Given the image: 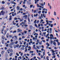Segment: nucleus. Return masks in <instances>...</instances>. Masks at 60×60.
<instances>
[{
    "instance_id": "nucleus-1",
    "label": "nucleus",
    "mask_w": 60,
    "mask_h": 60,
    "mask_svg": "<svg viewBox=\"0 0 60 60\" xmlns=\"http://www.w3.org/2000/svg\"><path fill=\"white\" fill-rule=\"evenodd\" d=\"M4 10H2L1 12L0 13V15H2H2L3 16H4V14L5 13V11H3Z\"/></svg>"
},
{
    "instance_id": "nucleus-2",
    "label": "nucleus",
    "mask_w": 60,
    "mask_h": 60,
    "mask_svg": "<svg viewBox=\"0 0 60 60\" xmlns=\"http://www.w3.org/2000/svg\"><path fill=\"white\" fill-rule=\"evenodd\" d=\"M17 32H21L22 31V30L19 29H17Z\"/></svg>"
},
{
    "instance_id": "nucleus-3",
    "label": "nucleus",
    "mask_w": 60,
    "mask_h": 60,
    "mask_svg": "<svg viewBox=\"0 0 60 60\" xmlns=\"http://www.w3.org/2000/svg\"><path fill=\"white\" fill-rule=\"evenodd\" d=\"M29 28L31 30H32V29H33V26H32V25H30Z\"/></svg>"
},
{
    "instance_id": "nucleus-4",
    "label": "nucleus",
    "mask_w": 60,
    "mask_h": 60,
    "mask_svg": "<svg viewBox=\"0 0 60 60\" xmlns=\"http://www.w3.org/2000/svg\"><path fill=\"white\" fill-rule=\"evenodd\" d=\"M9 50L10 52H13V50L12 49L10 48H9Z\"/></svg>"
},
{
    "instance_id": "nucleus-5",
    "label": "nucleus",
    "mask_w": 60,
    "mask_h": 60,
    "mask_svg": "<svg viewBox=\"0 0 60 60\" xmlns=\"http://www.w3.org/2000/svg\"><path fill=\"white\" fill-rule=\"evenodd\" d=\"M10 18L9 19V20H11L12 19V16L11 15H10L9 17Z\"/></svg>"
},
{
    "instance_id": "nucleus-6",
    "label": "nucleus",
    "mask_w": 60,
    "mask_h": 60,
    "mask_svg": "<svg viewBox=\"0 0 60 60\" xmlns=\"http://www.w3.org/2000/svg\"><path fill=\"white\" fill-rule=\"evenodd\" d=\"M17 10H19V6H17L16 7Z\"/></svg>"
},
{
    "instance_id": "nucleus-7",
    "label": "nucleus",
    "mask_w": 60,
    "mask_h": 60,
    "mask_svg": "<svg viewBox=\"0 0 60 60\" xmlns=\"http://www.w3.org/2000/svg\"><path fill=\"white\" fill-rule=\"evenodd\" d=\"M13 55V53L12 52L10 53L9 54V56H11L12 55Z\"/></svg>"
},
{
    "instance_id": "nucleus-8",
    "label": "nucleus",
    "mask_w": 60,
    "mask_h": 60,
    "mask_svg": "<svg viewBox=\"0 0 60 60\" xmlns=\"http://www.w3.org/2000/svg\"><path fill=\"white\" fill-rule=\"evenodd\" d=\"M4 7H1V8H0V10H4Z\"/></svg>"
},
{
    "instance_id": "nucleus-9",
    "label": "nucleus",
    "mask_w": 60,
    "mask_h": 60,
    "mask_svg": "<svg viewBox=\"0 0 60 60\" xmlns=\"http://www.w3.org/2000/svg\"><path fill=\"white\" fill-rule=\"evenodd\" d=\"M21 50H24L25 49V48L23 47H22L21 48Z\"/></svg>"
},
{
    "instance_id": "nucleus-10",
    "label": "nucleus",
    "mask_w": 60,
    "mask_h": 60,
    "mask_svg": "<svg viewBox=\"0 0 60 60\" xmlns=\"http://www.w3.org/2000/svg\"><path fill=\"white\" fill-rule=\"evenodd\" d=\"M53 44L55 46H56V43L55 42H53Z\"/></svg>"
},
{
    "instance_id": "nucleus-11",
    "label": "nucleus",
    "mask_w": 60,
    "mask_h": 60,
    "mask_svg": "<svg viewBox=\"0 0 60 60\" xmlns=\"http://www.w3.org/2000/svg\"><path fill=\"white\" fill-rule=\"evenodd\" d=\"M24 17V18H27V15H24V16H23V17Z\"/></svg>"
},
{
    "instance_id": "nucleus-12",
    "label": "nucleus",
    "mask_w": 60,
    "mask_h": 60,
    "mask_svg": "<svg viewBox=\"0 0 60 60\" xmlns=\"http://www.w3.org/2000/svg\"><path fill=\"white\" fill-rule=\"evenodd\" d=\"M10 3H11V4H13V3H14V1H10Z\"/></svg>"
},
{
    "instance_id": "nucleus-13",
    "label": "nucleus",
    "mask_w": 60,
    "mask_h": 60,
    "mask_svg": "<svg viewBox=\"0 0 60 60\" xmlns=\"http://www.w3.org/2000/svg\"><path fill=\"white\" fill-rule=\"evenodd\" d=\"M53 26H54V25L53 24H51L50 27H52Z\"/></svg>"
},
{
    "instance_id": "nucleus-14",
    "label": "nucleus",
    "mask_w": 60,
    "mask_h": 60,
    "mask_svg": "<svg viewBox=\"0 0 60 60\" xmlns=\"http://www.w3.org/2000/svg\"><path fill=\"white\" fill-rule=\"evenodd\" d=\"M19 42H20V45H22V44H23V43L21 42V41H20Z\"/></svg>"
},
{
    "instance_id": "nucleus-15",
    "label": "nucleus",
    "mask_w": 60,
    "mask_h": 60,
    "mask_svg": "<svg viewBox=\"0 0 60 60\" xmlns=\"http://www.w3.org/2000/svg\"><path fill=\"white\" fill-rule=\"evenodd\" d=\"M33 48L34 49H36V48L35 47V45H33Z\"/></svg>"
},
{
    "instance_id": "nucleus-16",
    "label": "nucleus",
    "mask_w": 60,
    "mask_h": 60,
    "mask_svg": "<svg viewBox=\"0 0 60 60\" xmlns=\"http://www.w3.org/2000/svg\"><path fill=\"white\" fill-rule=\"evenodd\" d=\"M2 38L3 40H4L5 39V37L3 36H2Z\"/></svg>"
},
{
    "instance_id": "nucleus-17",
    "label": "nucleus",
    "mask_w": 60,
    "mask_h": 60,
    "mask_svg": "<svg viewBox=\"0 0 60 60\" xmlns=\"http://www.w3.org/2000/svg\"><path fill=\"white\" fill-rule=\"evenodd\" d=\"M3 4H4V3H5V2L4 1H2L1 2Z\"/></svg>"
},
{
    "instance_id": "nucleus-18",
    "label": "nucleus",
    "mask_w": 60,
    "mask_h": 60,
    "mask_svg": "<svg viewBox=\"0 0 60 60\" xmlns=\"http://www.w3.org/2000/svg\"><path fill=\"white\" fill-rule=\"evenodd\" d=\"M34 53V51H30V53Z\"/></svg>"
},
{
    "instance_id": "nucleus-19",
    "label": "nucleus",
    "mask_w": 60,
    "mask_h": 60,
    "mask_svg": "<svg viewBox=\"0 0 60 60\" xmlns=\"http://www.w3.org/2000/svg\"><path fill=\"white\" fill-rule=\"evenodd\" d=\"M2 43L3 44H4V40H3L2 41Z\"/></svg>"
},
{
    "instance_id": "nucleus-20",
    "label": "nucleus",
    "mask_w": 60,
    "mask_h": 60,
    "mask_svg": "<svg viewBox=\"0 0 60 60\" xmlns=\"http://www.w3.org/2000/svg\"><path fill=\"white\" fill-rule=\"evenodd\" d=\"M54 15H55V16H56V12H55V11L54 12Z\"/></svg>"
},
{
    "instance_id": "nucleus-21",
    "label": "nucleus",
    "mask_w": 60,
    "mask_h": 60,
    "mask_svg": "<svg viewBox=\"0 0 60 60\" xmlns=\"http://www.w3.org/2000/svg\"><path fill=\"white\" fill-rule=\"evenodd\" d=\"M40 5H41V6H44V5L43 4V3H41L40 4Z\"/></svg>"
},
{
    "instance_id": "nucleus-22",
    "label": "nucleus",
    "mask_w": 60,
    "mask_h": 60,
    "mask_svg": "<svg viewBox=\"0 0 60 60\" xmlns=\"http://www.w3.org/2000/svg\"><path fill=\"white\" fill-rule=\"evenodd\" d=\"M16 32H17V31H16V30H15L12 32V33L13 34H14V33H16Z\"/></svg>"
},
{
    "instance_id": "nucleus-23",
    "label": "nucleus",
    "mask_w": 60,
    "mask_h": 60,
    "mask_svg": "<svg viewBox=\"0 0 60 60\" xmlns=\"http://www.w3.org/2000/svg\"><path fill=\"white\" fill-rule=\"evenodd\" d=\"M4 52L3 51H1V53L2 54V55H3L4 54Z\"/></svg>"
},
{
    "instance_id": "nucleus-24",
    "label": "nucleus",
    "mask_w": 60,
    "mask_h": 60,
    "mask_svg": "<svg viewBox=\"0 0 60 60\" xmlns=\"http://www.w3.org/2000/svg\"><path fill=\"white\" fill-rule=\"evenodd\" d=\"M36 21H37V20H36V19L35 20V21H34V24H36Z\"/></svg>"
},
{
    "instance_id": "nucleus-25",
    "label": "nucleus",
    "mask_w": 60,
    "mask_h": 60,
    "mask_svg": "<svg viewBox=\"0 0 60 60\" xmlns=\"http://www.w3.org/2000/svg\"><path fill=\"white\" fill-rule=\"evenodd\" d=\"M19 44H17L16 45V47H17V48L18 47H19Z\"/></svg>"
},
{
    "instance_id": "nucleus-26",
    "label": "nucleus",
    "mask_w": 60,
    "mask_h": 60,
    "mask_svg": "<svg viewBox=\"0 0 60 60\" xmlns=\"http://www.w3.org/2000/svg\"><path fill=\"white\" fill-rule=\"evenodd\" d=\"M14 37H15L16 39H17L18 38H17V36H14Z\"/></svg>"
},
{
    "instance_id": "nucleus-27",
    "label": "nucleus",
    "mask_w": 60,
    "mask_h": 60,
    "mask_svg": "<svg viewBox=\"0 0 60 60\" xmlns=\"http://www.w3.org/2000/svg\"><path fill=\"white\" fill-rule=\"evenodd\" d=\"M19 3H20L19 4H21V3H23V1H20Z\"/></svg>"
},
{
    "instance_id": "nucleus-28",
    "label": "nucleus",
    "mask_w": 60,
    "mask_h": 60,
    "mask_svg": "<svg viewBox=\"0 0 60 60\" xmlns=\"http://www.w3.org/2000/svg\"><path fill=\"white\" fill-rule=\"evenodd\" d=\"M46 59L47 60H49V56H47L46 57Z\"/></svg>"
},
{
    "instance_id": "nucleus-29",
    "label": "nucleus",
    "mask_w": 60,
    "mask_h": 60,
    "mask_svg": "<svg viewBox=\"0 0 60 60\" xmlns=\"http://www.w3.org/2000/svg\"><path fill=\"white\" fill-rule=\"evenodd\" d=\"M16 54L17 56H19V54H18V52H16Z\"/></svg>"
},
{
    "instance_id": "nucleus-30",
    "label": "nucleus",
    "mask_w": 60,
    "mask_h": 60,
    "mask_svg": "<svg viewBox=\"0 0 60 60\" xmlns=\"http://www.w3.org/2000/svg\"><path fill=\"white\" fill-rule=\"evenodd\" d=\"M40 42V41H39V40L38 39L37 40V43H39Z\"/></svg>"
},
{
    "instance_id": "nucleus-31",
    "label": "nucleus",
    "mask_w": 60,
    "mask_h": 60,
    "mask_svg": "<svg viewBox=\"0 0 60 60\" xmlns=\"http://www.w3.org/2000/svg\"><path fill=\"white\" fill-rule=\"evenodd\" d=\"M50 37H53V35L52 34H51L50 35Z\"/></svg>"
},
{
    "instance_id": "nucleus-32",
    "label": "nucleus",
    "mask_w": 60,
    "mask_h": 60,
    "mask_svg": "<svg viewBox=\"0 0 60 60\" xmlns=\"http://www.w3.org/2000/svg\"><path fill=\"white\" fill-rule=\"evenodd\" d=\"M57 44L58 46H59L60 45V43L59 42H58L57 43Z\"/></svg>"
},
{
    "instance_id": "nucleus-33",
    "label": "nucleus",
    "mask_w": 60,
    "mask_h": 60,
    "mask_svg": "<svg viewBox=\"0 0 60 60\" xmlns=\"http://www.w3.org/2000/svg\"><path fill=\"white\" fill-rule=\"evenodd\" d=\"M33 6V5H31L30 6V8H31Z\"/></svg>"
},
{
    "instance_id": "nucleus-34",
    "label": "nucleus",
    "mask_w": 60,
    "mask_h": 60,
    "mask_svg": "<svg viewBox=\"0 0 60 60\" xmlns=\"http://www.w3.org/2000/svg\"><path fill=\"white\" fill-rule=\"evenodd\" d=\"M7 4H8V6H9V5H10V3H9L7 2Z\"/></svg>"
},
{
    "instance_id": "nucleus-35",
    "label": "nucleus",
    "mask_w": 60,
    "mask_h": 60,
    "mask_svg": "<svg viewBox=\"0 0 60 60\" xmlns=\"http://www.w3.org/2000/svg\"><path fill=\"white\" fill-rule=\"evenodd\" d=\"M28 22H30V19H29V17H28Z\"/></svg>"
},
{
    "instance_id": "nucleus-36",
    "label": "nucleus",
    "mask_w": 60,
    "mask_h": 60,
    "mask_svg": "<svg viewBox=\"0 0 60 60\" xmlns=\"http://www.w3.org/2000/svg\"><path fill=\"white\" fill-rule=\"evenodd\" d=\"M18 43V41H17L15 42V44H17Z\"/></svg>"
},
{
    "instance_id": "nucleus-37",
    "label": "nucleus",
    "mask_w": 60,
    "mask_h": 60,
    "mask_svg": "<svg viewBox=\"0 0 60 60\" xmlns=\"http://www.w3.org/2000/svg\"><path fill=\"white\" fill-rule=\"evenodd\" d=\"M39 20H37V24H38V23H39Z\"/></svg>"
},
{
    "instance_id": "nucleus-38",
    "label": "nucleus",
    "mask_w": 60,
    "mask_h": 60,
    "mask_svg": "<svg viewBox=\"0 0 60 60\" xmlns=\"http://www.w3.org/2000/svg\"><path fill=\"white\" fill-rule=\"evenodd\" d=\"M35 26L36 27H37V26H37V24H35Z\"/></svg>"
},
{
    "instance_id": "nucleus-39",
    "label": "nucleus",
    "mask_w": 60,
    "mask_h": 60,
    "mask_svg": "<svg viewBox=\"0 0 60 60\" xmlns=\"http://www.w3.org/2000/svg\"><path fill=\"white\" fill-rule=\"evenodd\" d=\"M48 21L49 22H50V23H52V21Z\"/></svg>"
},
{
    "instance_id": "nucleus-40",
    "label": "nucleus",
    "mask_w": 60,
    "mask_h": 60,
    "mask_svg": "<svg viewBox=\"0 0 60 60\" xmlns=\"http://www.w3.org/2000/svg\"><path fill=\"white\" fill-rule=\"evenodd\" d=\"M5 33L4 34V35H5V34H6V31L5 30Z\"/></svg>"
},
{
    "instance_id": "nucleus-41",
    "label": "nucleus",
    "mask_w": 60,
    "mask_h": 60,
    "mask_svg": "<svg viewBox=\"0 0 60 60\" xmlns=\"http://www.w3.org/2000/svg\"><path fill=\"white\" fill-rule=\"evenodd\" d=\"M41 22H40V23H41L43 21V20L41 19Z\"/></svg>"
},
{
    "instance_id": "nucleus-42",
    "label": "nucleus",
    "mask_w": 60,
    "mask_h": 60,
    "mask_svg": "<svg viewBox=\"0 0 60 60\" xmlns=\"http://www.w3.org/2000/svg\"><path fill=\"white\" fill-rule=\"evenodd\" d=\"M43 16L44 18H46V16L44 15V13L43 14Z\"/></svg>"
},
{
    "instance_id": "nucleus-43",
    "label": "nucleus",
    "mask_w": 60,
    "mask_h": 60,
    "mask_svg": "<svg viewBox=\"0 0 60 60\" xmlns=\"http://www.w3.org/2000/svg\"><path fill=\"white\" fill-rule=\"evenodd\" d=\"M21 39H22V38H19V41H20L21 40Z\"/></svg>"
},
{
    "instance_id": "nucleus-44",
    "label": "nucleus",
    "mask_w": 60,
    "mask_h": 60,
    "mask_svg": "<svg viewBox=\"0 0 60 60\" xmlns=\"http://www.w3.org/2000/svg\"><path fill=\"white\" fill-rule=\"evenodd\" d=\"M50 42H51V44H52L53 43V41H50Z\"/></svg>"
},
{
    "instance_id": "nucleus-45",
    "label": "nucleus",
    "mask_w": 60,
    "mask_h": 60,
    "mask_svg": "<svg viewBox=\"0 0 60 60\" xmlns=\"http://www.w3.org/2000/svg\"><path fill=\"white\" fill-rule=\"evenodd\" d=\"M27 32V31H26L25 30L24 31V33L25 34H26Z\"/></svg>"
},
{
    "instance_id": "nucleus-46",
    "label": "nucleus",
    "mask_w": 60,
    "mask_h": 60,
    "mask_svg": "<svg viewBox=\"0 0 60 60\" xmlns=\"http://www.w3.org/2000/svg\"><path fill=\"white\" fill-rule=\"evenodd\" d=\"M46 34V32H43V34H44V35Z\"/></svg>"
},
{
    "instance_id": "nucleus-47",
    "label": "nucleus",
    "mask_w": 60,
    "mask_h": 60,
    "mask_svg": "<svg viewBox=\"0 0 60 60\" xmlns=\"http://www.w3.org/2000/svg\"><path fill=\"white\" fill-rule=\"evenodd\" d=\"M56 42H58V39H56Z\"/></svg>"
},
{
    "instance_id": "nucleus-48",
    "label": "nucleus",
    "mask_w": 60,
    "mask_h": 60,
    "mask_svg": "<svg viewBox=\"0 0 60 60\" xmlns=\"http://www.w3.org/2000/svg\"><path fill=\"white\" fill-rule=\"evenodd\" d=\"M36 47L38 49H39V47H38L37 45L36 46Z\"/></svg>"
},
{
    "instance_id": "nucleus-49",
    "label": "nucleus",
    "mask_w": 60,
    "mask_h": 60,
    "mask_svg": "<svg viewBox=\"0 0 60 60\" xmlns=\"http://www.w3.org/2000/svg\"><path fill=\"white\" fill-rule=\"evenodd\" d=\"M52 55L53 56H54V55H55V53H53L52 54Z\"/></svg>"
},
{
    "instance_id": "nucleus-50",
    "label": "nucleus",
    "mask_w": 60,
    "mask_h": 60,
    "mask_svg": "<svg viewBox=\"0 0 60 60\" xmlns=\"http://www.w3.org/2000/svg\"><path fill=\"white\" fill-rule=\"evenodd\" d=\"M42 41H43V42H45V41L44 40H42Z\"/></svg>"
},
{
    "instance_id": "nucleus-51",
    "label": "nucleus",
    "mask_w": 60,
    "mask_h": 60,
    "mask_svg": "<svg viewBox=\"0 0 60 60\" xmlns=\"http://www.w3.org/2000/svg\"><path fill=\"white\" fill-rule=\"evenodd\" d=\"M19 58H20V59H21H21H22V57L21 56H20L19 57Z\"/></svg>"
},
{
    "instance_id": "nucleus-52",
    "label": "nucleus",
    "mask_w": 60,
    "mask_h": 60,
    "mask_svg": "<svg viewBox=\"0 0 60 60\" xmlns=\"http://www.w3.org/2000/svg\"><path fill=\"white\" fill-rule=\"evenodd\" d=\"M3 30H2V32H3L4 31V28H2Z\"/></svg>"
},
{
    "instance_id": "nucleus-53",
    "label": "nucleus",
    "mask_w": 60,
    "mask_h": 60,
    "mask_svg": "<svg viewBox=\"0 0 60 60\" xmlns=\"http://www.w3.org/2000/svg\"><path fill=\"white\" fill-rule=\"evenodd\" d=\"M26 41H25V42H24L23 43V44H24V45H26Z\"/></svg>"
},
{
    "instance_id": "nucleus-54",
    "label": "nucleus",
    "mask_w": 60,
    "mask_h": 60,
    "mask_svg": "<svg viewBox=\"0 0 60 60\" xmlns=\"http://www.w3.org/2000/svg\"><path fill=\"white\" fill-rule=\"evenodd\" d=\"M33 40H35V38L34 37L33 38Z\"/></svg>"
},
{
    "instance_id": "nucleus-55",
    "label": "nucleus",
    "mask_w": 60,
    "mask_h": 60,
    "mask_svg": "<svg viewBox=\"0 0 60 60\" xmlns=\"http://www.w3.org/2000/svg\"><path fill=\"white\" fill-rule=\"evenodd\" d=\"M27 3L28 4H31V3H29V2H27Z\"/></svg>"
},
{
    "instance_id": "nucleus-56",
    "label": "nucleus",
    "mask_w": 60,
    "mask_h": 60,
    "mask_svg": "<svg viewBox=\"0 0 60 60\" xmlns=\"http://www.w3.org/2000/svg\"><path fill=\"white\" fill-rule=\"evenodd\" d=\"M44 39V37H42L41 38V40H43Z\"/></svg>"
},
{
    "instance_id": "nucleus-57",
    "label": "nucleus",
    "mask_w": 60,
    "mask_h": 60,
    "mask_svg": "<svg viewBox=\"0 0 60 60\" xmlns=\"http://www.w3.org/2000/svg\"><path fill=\"white\" fill-rule=\"evenodd\" d=\"M5 56H8V54L7 53V52H6Z\"/></svg>"
},
{
    "instance_id": "nucleus-58",
    "label": "nucleus",
    "mask_w": 60,
    "mask_h": 60,
    "mask_svg": "<svg viewBox=\"0 0 60 60\" xmlns=\"http://www.w3.org/2000/svg\"><path fill=\"white\" fill-rule=\"evenodd\" d=\"M45 12V11H42V13H44Z\"/></svg>"
},
{
    "instance_id": "nucleus-59",
    "label": "nucleus",
    "mask_w": 60,
    "mask_h": 60,
    "mask_svg": "<svg viewBox=\"0 0 60 60\" xmlns=\"http://www.w3.org/2000/svg\"><path fill=\"white\" fill-rule=\"evenodd\" d=\"M11 42H13V40L12 39H11Z\"/></svg>"
},
{
    "instance_id": "nucleus-60",
    "label": "nucleus",
    "mask_w": 60,
    "mask_h": 60,
    "mask_svg": "<svg viewBox=\"0 0 60 60\" xmlns=\"http://www.w3.org/2000/svg\"><path fill=\"white\" fill-rule=\"evenodd\" d=\"M37 5L38 7H39V6H40V5H39V4H37Z\"/></svg>"
},
{
    "instance_id": "nucleus-61",
    "label": "nucleus",
    "mask_w": 60,
    "mask_h": 60,
    "mask_svg": "<svg viewBox=\"0 0 60 60\" xmlns=\"http://www.w3.org/2000/svg\"><path fill=\"white\" fill-rule=\"evenodd\" d=\"M5 60H8V58H5Z\"/></svg>"
},
{
    "instance_id": "nucleus-62",
    "label": "nucleus",
    "mask_w": 60,
    "mask_h": 60,
    "mask_svg": "<svg viewBox=\"0 0 60 60\" xmlns=\"http://www.w3.org/2000/svg\"><path fill=\"white\" fill-rule=\"evenodd\" d=\"M50 29V31H52V28H51Z\"/></svg>"
},
{
    "instance_id": "nucleus-63",
    "label": "nucleus",
    "mask_w": 60,
    "mask_h": 60,
    "mask_svg": "<svg viewBox=\"0 0 60 60\" xmlns=\"http://www.w3.org/2000/svg\"><path fill=\"white\" fill-rule=\"evenodd\" d=\"M38 13H41V11H39L38 12Z\"/></svg>"
},
{
    "instance_id": "nucleus-64",
    "label": "nucleus",
    "mask_w": 60,
    "mask_h": 60,
    "mask_svg": "<svg viewBox=\"0 0 60 60\" xmlns=\"http://www.w3.org/2000/svg\"><path fill=\"white\" fill-rule=\"evenodd\" d=\"M22 55H23V53H21V56H22Z\"/></svg>"
}]
</instances>
